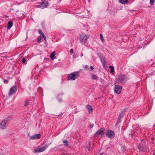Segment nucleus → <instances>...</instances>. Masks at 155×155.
<instances>
[{
	"mask_svg": "<svg viewBox=\"0 0 155 155\" xmlns=\"http://www.w3.org/2000/svg\"><path fill=\"white\" fill-rule=\"evenodd\" d=\"M80 76L79 72L75 71L70 74L68 77V79L74 81Z\"/></svg>",
	"mask_w": 155,
	"mask_h": 155,
	"instance_id": "obj_1",
	"label": "nucleus"
},
{
	"mask_svg": "<svg viewBox=\"0 0 155 155\" xmlns=\"http://www.w3.org/2000/svg\"><path fill=\"white\" fill-rule=\"evenodd\" d=\"M89 37V36L85 34H83L81 35L79 37V39L80 42L82 44L86 43L87 39Z\"/></svg>",
	"mask_w": 155,
	"mask_h": 155,
	"instance_id": "obj_2",
	"label": "nucleus"
},
{
	"mask_svg": "<svg viewBox=\"0 0 155 155\" xmlns=\"http://www.w3.org/2000/svg\"><path fill=\"white\" fill-rule=\"evenodd\" d=\"M39 34L41 35V36L39 37V42H41L42 41V38H44L45 41L44 42V47L47 46L48 44L47 42L46 38L44 33L42 31L39 30Z\"/></svg>",
	"mask_w": 155,
	"mask_h": 155,
	"instance_id": "obj_3",
	"label": "nucleus"
},
{
	"mask_svg": "<svg viewBox=\"0 0 155 155\" xmlns=\"http://www.w3.org/2000/svg\"><path fill=\"white\" fill-rule=\"evenodd\" d=\"M7 118L5 120H2L0 122V128L2 129H4L6 128V125L8 123V121L10 120L9 118ZM10 118L11 119L12 118V116H10Z\"/></svg>",
	"mask_w": 155,
	"mask_h": 155,
	"instance_id": "obj_4",
	"label": "nucleus"
},
{
	"mask_svg": "<svg viewBox=\"0 0 155 155\" xmlns=\"http://www.w3.org/2000/svg\"><path fill=\"white\" fill-rule=\"evenodd\" d=\"M146 143L144 140H142L141 141V143H139L138 146V148L139 149V151L142 152L143 150L145 148Z\"/></svg>",
	"mask_w": 155,
	"mask_h": 155,
	"instance_id": "obj_5",
	"label": "nucleus"
},
{
	"mask_svg": "<svg viewBox=\"0 0 155 155\" xmlns=\"http://www.w3.org/2000/svg\"><path fill=\"white\" fill-rule=\"evenodd\" d=\"M17 88L16 85H15L12 87L10 89L8 94V95L9 96H11L12 95L17 91Z\"/></svg>",
	"mask_w": 155,
	"mask_h": 155,
	"instance_id": "obj_6",
	"label": "nucleus"
},
{
	"mask_svg": "<svg viewBox=\"0 0 155 155\" xmlns=\"http://www.w3.org/2000/svg\"><path fill=\"white\" fill-rule=\"evenodd\" d=\"M127 80V78L124 74H121L118 76V81L121 83H124Z\"/></svg>",
	"mask_w": 155,
	"mask_h": 155,
	"instance_id": "obj_7",
	"label": "nucleus"
},
{
	"mask_svg": "<svg viewBox=\"0 0 155 155\" xmlns=\"http://www.w3.org/2000/svg\"><path fill=\"white\" fill-rule=\"evenodd\" d=\"M106 136L107 137L110 138H113L115 137V134L114 132L112 130H109L106 134Z\"/></svg>",
	"mask_w": 155,
	"mask_h": 155,
	"instance_id": "obj_8",
	"label": "nucleus"
},
{
	"mask_svg": "<svg viewBox=\"0 0 155 155\" xmlns=\"http://www.w3.org/2000/svg\"><path fill=\"white\" fill-rule=\"evenodd\" d=\"M122 87L118 85H115L114 88V91L117 94H119L121 93Z\"/></svg>",
	"mask_w": 155,
	"mask_h": 155,
	"instance_id": "obj_9",
	"label": "nucleus"
},
{
	"mask_svg": "<svg viewBox=\"0 0 155 155\" xmlns=\"http://www.w3.org/2000/svg\"><path fill=\"white\" fill-rule=\"evenodd\" d=\"M104 129L103 128H100L96 132L95 134V136L98 137L100 134L103 135L104 134Z\"/></svg>",
	"mask_w": 155,
	"mask_h": 155,
	"instance_id": "obj_10",
	"label": "nucleus"
},
{
	"mask_svg": "<svg viewBox=\"0 0 155 155\" xmlns=\"http://www.w3.org/2000/svg\"><path fill=\"white\" fill-rule=\"evenodd\" d=\"M48 4V2L45 1H43L40 5H39V7L42 9H43L47 7Z\"/></svg>",
	"mask_w": 155,
	"mask_h": 155,
	"instance_id": "obj_11",
	"label": "nucleus"
},
{
	"mask_svg": "<svg viewBox=\"0 0 155 155\" xmlns=\"http://www.w3.org/2000/svg\"><path fill=\"white\" fill-rule=\"evenodd\" d=\"M48 146L47 144L44 145L42 147L39 148V152H42L45 150L48 147Z\"/></svg>",
	"mask_w": 155,
	"mask_h": 155,
	"instance_id": "obj_12",
	"label": "nucleus"
},
{
	"mask_svg": "<svg viewBox=\"0 0 155 155\" xmlns=\"http://www.w3.org/2000/svg\"><path fill=\"white\" fill-rule=\"evenodd\" d=\"M63 95V93H61L59 94L57 96V98L59 102L62 101V97Z\"/></svg>",
	"mask_w": 155,
	"mask_h": 155,
	"instance_id": "obj_13",
	"label": "nucleus"
},
{
	"mask_svg": "<svg viewBox=\"0 0 155 155\" xmlns=\"http://www.w3.org/2000/svg\"><path fill=\"white\" fill-rule=\"evenodd\" d=\"M30 138L31 140H35L39 139V134H36L31 136Z\"/></svg>",
	"mask_w": 155,
	"mask_h": 155,
	"instance_id": "obj_14",
	"label": "nucleus"
},
{
	"mask_svg": "<svg viewBox=\"0 0 155 155\" xmlns=\"http://www.w3.org/2000/svg\"><path fill=\"white\" fill-rule=\"evenodd\" d=\"M86 108L88 110L90 113L92 112L93 108L91 106L89 105H87Z\"/></svg>",
	"mask_w": 155,
	"mask_h": 155,
	"instance_id": "obj_15",
	"label": "nucleus"
},
{
	"mask_svg": "<svg viewBox=\"0 0 155 155\" xmlns=\"http://www.w3.org/2000/svg\"><path fill=\"white\" fill-rule=\"evenodd\" d=\"M128 1L127 0H119V2L123 4H127Z\"/></svg>",
	"mask_w": 155,
	"mask_h": 155,
	"instance_id": "obj_16",
	"label": "nucleus"
},
{
	"mask_svg": "<svg viewBox=\"0 0 155 155\" xmlns=\"http://www.w3.org/2000/svg\"><path fill=\"white\" fill-rule=\"evenodd\" d=\"M12 22L11 21H9L8 24L7 29H10L12 27Z\"/></svg>",
	"mask_w": 155,
	"mask_h": 155,
	"instance_id": "obj_17",
	"label": "nucleus"
},
{
	"mask_svg": "<svg viewBox=\"0 0 155 155\" xmlns=\"http://www.w3.org/2000/svg\"><path fill=\"white\" fill-rule=\"evenodd\" d=\"M91 78L94 80H96L97 78V77L94 74H92L91 75Z\"/></svg>",
	"mask_w": 155,
	"mask_h": 155,
	"instance_id": "obj_18",
	"label": "nucleus"
},
{
	"mask_svg": "<svg viewBox=\"0 0 155 155\" xmlns=\"http://www.w3.org/2000/svg\"><path fill=\"white\" fill-rule=\"evenodd\" d=\"M55 51L53 52L50 55V58L51 59H54V56H55Z\"/></svg>",
	"mask_w": 155,
	"mask_h": 155,
	"instance_id": "obj_19",
	"label": "nucleus"
},
{
	"mask_svg": "<svg viewBox=\"0 0 155 155\" xmlns=\"http://www.w3.org/2000/svg\"><path fill=\"white\" fill-rule=\"evenodd\" d=\"M109 68L110 69V71L111 73H112L114 72V67L111 66H109Z\"/></svg>",
	"mask_w": 155,
	"mask_h": 155,
	"instance_id": "obj_20",
	"label": "nucleus"
},
{
	"mask_svg": "<svg viewBox=\"0 0 155 155\" xmlns=\"http://www.w3.org/2000/svg\"><path fill=\"white\" fill-rule=\"evenodd\" d=\"M64 145L66 146H68V141L67 140H65L63 141Z\"/></svg>",
	"mask_w": 155,
	"mask_h": 155,
	"instance_id": "obj_21",
	"label": "nucleus"
},
{
	"mask_svg": "<svg viewBox=\"0 0 155 155\" xmlns=\"http://www.w3.org/2000/svg\"><path fill=\"white\" fill-rule=\"evenodd\" d=\"M100 37L101 39V41L102 42H104V38H103V35L101 34L100 35Z\"/></svg>",
	"mask_w": 155,
	"mask_h": 155,
	"instance_id": "obj_22",
	"label": "nucleus"
},
{
	"mask_svg": "<svg viewBox=\"0 0 155 155\" xmlns=\"http://www.w3.org/2000/svg\"><path fill=\"white\" fill-rule=\"evenodd\" d=\"M124 110H123L120 113V116H121V117H122L124 114Z\"/></svg>",
	"mask_w": 155,
	"mask_h": 155,
	"instance_id": "obj_23",
	"label": "nucleus"
},
{
	"mask_svg": "<svg viewBox=\"0 0 155 155\" xmlns=\"http://www.w3.org/2000/svg\"><path fill=\"white\" fill-rule=\"evenodd\" d=\"M155 0H150V3L151 5H153Z\"/></svg>",
	"mask_w": 155,
	"mask_h": 155,
	"instance_id": "obj_24",
	"label": "nucleus"
},
{
	"mask_svg": "<svg viewBox=\"0 0 155 155\" xmlns=\"http://www.w3.org/2000/svg\"><path fill=\"white\" fill-rule=\"evenodd\" d=\"M34 152L35 153L39 152V149L38 147L37 148V149H35Z\"/></svg>",
	"mask_w": 155,
	"mask_h": 155,
	"instance_id": "obj_25",
	"label": "nucleus"
},
{
	"mask_svg": "<svg viewBox=\"0 0 155 155\" xmlns=\"http://www.w3.org/2000/svg\"><path fill=\"white\" fill-rule=\"evenodd\" d=\"M29 104V102L28 101H26L25 102V105L27 106Z\"/></svg>",
	"mask_w": 155,
	"mask_h": 155,
	"instance_id": "obj_26",
	"label": "nucleus"
},
{
	"mask_svg": "<svg viewBox=\"0 0 155 155\" xmlns=\"http://www.w3.org/2000/svg\"><path fill=\"white\" fill-rule=\"evenodd\" d=\"M26 61V59L25 58H23L22 60V61L23 63H25Z\"/></svg>",
	"mask_w": 155,
	"mask_h": 155,
	"instance_id": "obj_27",
	"label": "nucleus"
},
{
	"mask_svg": "<svg viewBox=\"0 0 155 155\" xmlns=\"http://www.w3.org/2000/svg\"><path fill=\"white\" fill-rule=\"evenodd\" d=\"M70 52L71 54H72L73 53V50L72 49H71L70 50Z\"/></svg>",
	"mask_w": 155,
	"mask_h": 155,
	"instance_id": "obj_28",
	"label": "nucleus"
},
{
	"mask_svg": "<svg viewBox=\"0 0 155 155\" xmlns=\"http://www.w3.org/2000/svg\"><path fill=\"white\" fill-rule=\"evenodd\" d=\"M122 117H121V116H120V115L118 117V122L119 120H120Z\"/></svg>",
	"mask_w": 155,
	"mask_h": 155,
	"instance_id": "obj_29",
	"label": "nucleus"
},
{
	"mask_svg": "<svg viewBox=\"0 0 155 155\" xmlns=\"http://www.w3.org/2000/svg\"><path fill=\"white\" fill-rule=\"evenodd\" d=\"M90 68L91 70H93L94 69V68L92 66H90Z\"/></svg>",
	"mask_w": 155,
	"mask_h": 155,
	"instance_id": "obj_30",
	"label": "nucleus"
},
{
	"mask_svg": "<svg viewBox=\"0 0 155 155\" xmlns=\"http://www.w3.org/2000/svg\"><path fill=\"white\" fill-rule=\"evenodd\" d=\"M83 55H83V53H81V57H82L83 56Z\"/></svg>",
	"mask_w": 155,
	"mask_h": 155,
	"instance_id": "obj_31",
	"label": "nucleus"
},
{
	"mask_svg": "<svg viewBox=\"0 0 155 155\" xmlns=\"http://www.w3.org/2000/svg\"><path fill=\"white\" fill-rule=\"evenodd\" d=\"M94 126L93 124H92L90 126V128H92Z\"/></svg>",
	"mask_w": 155,
	"mask_h": 155,
	"instance_id": "obj_32",
	"label": "nucleus"
},
{
	"mask_svg": "<svg viewBox=\"0 0 155 155\" xmlns=\"http://www.w3.org/2000/svg\"><path fill=\"white\" fill-rule=\"evenodd\" d=\"M4 82L5 83H6L8 82V80H5L4 81Z\"/></svg>",
	"mask_w": 155,
	"mask_h": 155,
	"instance_id": "obj_33",
	"label": "nucleus"
},
{
	"mask_svg": "<svg viewBox=\"0 0 155 155\" xmlns=\"http://www.w3.org/2000/svg\"><path fill=\"white\" fill-rule=\"evenodd\" d=\"M153 155H155V152H154V153L153 154Z\"/></svg>",
	"mask_w": 155,
	"mask_h": 155,
	"instance_id": "obj_34",
	"label": "nucleus"
},
{
	"mask_svg": "<svg viewBox=\"0 0 155 155\" xmlns=\"http://www.w3.org/2000/svg\"><path fill=\"white\" fill-rule=\"evenodd\" d=\"M37 41L38 42H39V39H38V38L37 39Z\"/></svg>",
	"mask_w": 155,
	"mask_h": 155,
	"instance_id": "obj_35",
	"label": "nucleus"
},
{
	"mask_svg": "<svg viewBox=\"0 0 155 155\" xmlns=\"http://www.w3.org/2000/svg\"><path fill=\"white\" fill-rule=\"evenodd\" d=\"M105 63V62H104L103 63V65H104V64Z\"/></svg>",
	"mask_w": 155,
	"mask_h": 155,
	"instance_id": "obj_36",
	"label": "nucleus"
},
{
	"mask_svg": "<svg viewBox=\"0 0 155 155\" xmlns=\"http://www.w3.org/2000/svg\"><path fill=\"white\" fill-rule=\"evenodd\" d=\"M39 138H40V136H41V135L39 134Z\"/></svg>",
	"mask_w": 155,
	"mask_h": 155,
	"instance_id": "obj_37",
	"label": "nucleus"
}]
</instances>
